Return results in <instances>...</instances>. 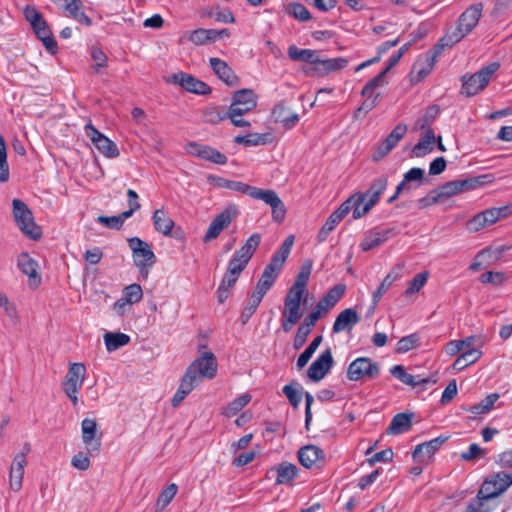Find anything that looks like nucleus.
<instances>
[{
  "label": "nucleus",
  "instance_id": "10",
  "mask_svg": "<svg viewBox=\"0 0 512 512\" xmlns=\"http://www.w3.org/2000/svg\"><path fill=\"white\" fill-rule=\"evenodd\" d=\"M250 197L261 200L265 204L269 205L272 209V219L275 222L281 223L284 220L286 215V208L283 201L274 190H264L254 187Z\"/></svg>",
  "mask_w": 512,
  "mask_h": 512
},
{
  "label": "nucleus",
  "instance_id": "37",
  "mask_svg": "<svg viewBox=\"0 0 512 512\" xmlns=\"http://www.w3.org/2000/svg\"><path fill=\"white\" fill-rule=\"evenodd\" d=\"M130 337L121 332H107L104 334V343L109 352L116 351L119 348L129 344Z\"/></svg>",
  "mask_w": 512,
  "mask_h": 512
},
{
  "label": "nucleus",
  "instance_id": "60",
  "mask_svg": "<svg viewBox=\"0 0 512 512\" xmlns=\"http://www.w3.org/2000/svg\"><path fill=\"white\" fill-rule=\"evenodd\" d=\"M429 273L421 272L416 274L413 279L409 282L407 289L405 290L406 295H411L420 291V289L427 282Z\"/></svg>",
  "mask_w": 512,
  "mask_h": 512
},
{
  "label": "nucleus",
  "instance_id": "28",
  "mask_svg": "<svg viewBox=\"0 0 512 512\" xmlns=\"http://www.w3.org/2000/svg\"><path fill=\"white\" fill-rule=\"evenodd\" d=\"M152 220L154 228L157 232L163 234L164 236L171 235L175 223L163 208L156 209L153 212Z\"/></svg>",
  "mask_w": 512,
  "mask_h": 512
},
{
  "label": "nucleus",
  "instance_id": "40",
  "mask_svg": "<svg viewBox=\"0 0 512 512\" xmlns=\"http://www.w3.org/2000/svg\"><path fill=\"white\" fill-rule=\"evenodd\" d=\"M232 101H234V105L246 106V109H254L257 106V97L251 89H241L234 92Z\"/></svg>",
  "mask_w": 512,
  "mask_h": 512
},
{
  "label": "nucleus",
  "instance_id": "57",
  "mask_svg": "<svg viewBox=\"0 0 512 512\" xmlns=\"http://www.w3.org/2000/svg\"><path fill=\"white\" fill-rule=\"evenodd\" d=\"M440 112V109L437 105L429 106L424 115L419 118L416 122V125L419 129L431 128V123L436 119Z\"/></svg>",
  "mask_w": 512,
  "mask_h": 512
},
{
  "label": "nucleus",
  "instance_id": "29",
  "mask_svg": "<svg viewBox=\"0 0 512 512\" xmlns=\"http://www.w3.org/2000/svg\"><path fill=\"white\" fill-rule=\"evenodd\" d=\"M424 135L419 139L418 143L412 149V156L423 157L433 150L435 143V133L432 128L421 129Z\"/></svg>",
  "mask_w": 512,
  "mask_h": 512
},
{
  "label": "nucleus",
  "instance_id": "32",
  "mask_svg": "<svg viewBox=\"0 0 512 512\" xmlns=\"http://www.w3.org/2000/svg\"><path fill=\"white\" fill-rule=\"evenodd\" d=\"M272 116L276 122H280L285 128H292L299 121L297 113L290 112L283 103H278L272 109Z\"/></svg>",
  "mask_w": 512,
  "mask_h": 512
},
{
  "label": "nucleus",
  "instance_id": "38",
  "mask_svg": "<svg viewBox=\"0 0 512 512\" xmlns=\"http://www.w3.org/2000/svg\"><path fill=\"white\" fill-rule=\"evenodd\" d=\"M499 397L497 393L489 394L480 402L469 406L465 411L476 415L487 414L491 411Z\"/></svg>",
  "mask_w": 512,
  "mask_h": 512
},
{
  "label": "nucleus",
  "instance_id": "58",
  "mask_svg": "<svg viewBox=\"0 0 512 512\" xmlns=\"http://www.w3.org/2000/svg\"><path fill=\"white\" fill-rule=\"evenodd\" d=\"M288 14L292 15L295 19L305 22L311 19V14L308 9L300 3H290L287 7Z\"/></svg>",
  "mask_w": 512,
  "mask_h": 512
},
{
  "label": "nucleus",
  "instance_id": "27",
  "mask_svg": "<svg viewBox=\"0 0 512 512\" xmlns=\"http://www.w3.org/2000/svg\"><path fill=\"white\" fill-rule=\"evenodd\" d=\"M210 66L214 73L228 86L238 84V77L228 64L219 58H210Z\"/></svg>",
  "mask_w": 512,
  "mask_h": 512
},
{
  "label": "nucleus",
  "instance_id": "35",
  "mask_svg": "<svg viewBox=\"0 0 512 512\" xmlns=\"http://www.w3.org/2000/svg\"><path fill=\"white\" fill-rule=\"evenodd\" d=\"M67 16L73 18L78 23L87 27L92 25V20L84 12V5L81 0L73 1L68 5V8L64 10Z\"/></svg>",
  "mask_w": 512,
  "mask_h": 512
},
{
  "label": "nucleus",
  "instance_id": "41",
  "mask_svg": "<svg viewBox=\"0 0 512 512\" xmlns=\"http://www.w3.org/2000/svg\"><path fill=\"white\" fill-rule=\"evenodd\" d=\"M237 280V277L233 278V276H230L227 273L224 274L222 281L216 291V297L219 304H223L226 299L229 298Z\"/></svg>",
  "mask_w": 512,
  "mask_h": 512
},
{
  "label": "nucleus",
  "instance_id": "59",
  "mask_svg": "<svg viewBox=\"0 0 512 512\" xmlns=\"http://www.w3.org/2000/svg\"><path fill=\"white\" fill-rule=\"evenodd\" d=\"M406 132L407 126L405 124H398L383 140V142L393 149L397 143L405 136Z\"/></svg>",
  "mask_w": 512,
  "mask_h": 512
},
{
  "label": "nucleus",
  "instance_id": "42",
  "mask_svg": "<svg viewBox=\"0 0 512 512\" xmlns=\"http://www.w3.org/2000/svg\"><path fill=\"white\" fill-rule=\"evenodd\" d=\"M305 427L312 437H319L322 433L330 432L331 427L325 418H305Z\"/></svg>",
  "mask_w": 512,
  "mask_h": 512
},
{
  "label": "nucleus",
  "instance_id": "14",
  "mask_svg": "<svg viewBox=\"0 0 512 512\" xmlns=\"http://www.w3.org/2000/svg\"><path fill=\"white\" fill-rule=\"evenodd\" d=\"M378 374V364L367 357L355 359L347 369V378L351 381H358L364 377L375 378Z\"/></svg>",
  "mask_w": 512,
  "mask_h": 512
},
{
  "label": "nucleus",
  "instance_id": "50",
  "mask_svg": "<svg viewBox=\"0 0 512 512\" xmlns=\"http://www.w3.org/2000/svg\"><path fill=\"white\" fill-rule=\"evenodd\" d=\"M195 387L196 385L183 375L179 388L172 398L173 406H178Z\"/></svg>",
  "mask_w": 512,
  "mask_h": 512
},
{
  "label": "nucleus",
  "instance_id": "19",
  "mask_svg": "<svg viewBox=\"0 0 512 512\" xmlns=\"http://www.w3.org/2000/svg\"><path fill=\"white\" fill-rule=\"evenodd\" d=\"M17 267L19 270L28 276V285L31 288H37L41 282L40 274L38 273V263L28 253L22 252L17 257Z\"/></svg>",
  "mask_w": 512,
  "mask_h": 512
},
{
  "label": "nucleus",
  "instance_id": "64",
  "mask_svg": "<svg viewBox=\"0 0 512 512\" xmlns=\"http://www.w3.org/2000/svg\"><path fill=\"white\" fill-rule=\"evenodd\" d=\"M247 264L248 263L246 261H243L242 259H239L233 255L228 263V267L225 273L233 276V278H239L241 272L246 268Z\"/></svg>",
  "mask_w": 512,
  "mask_h": 512
},
{
  "label": "nucleus",
  "instance_id": "43",
  "mask_svg": "<svg viewBox=\"0 0 512 512\" xmlns=\"http://www.w3.org/2000/svg\"><path fill=\"white\" fill-rule=\"evenodd\" d=\"M177 490L178 487L174 483L163 489L157 498L155 512H162L171 503L177 493Z\"/></svg>",
  "mask_w": 512,
  "mask_h": 512
},
{
  "label": "nucleus",
  "instance_id": "7",
  "mask_svg": "<svg viewBox=\"0 0 512 512\" xmlns=\"http://www.w3.org/2000/svg\"><path fill=\"white\" fill-rule=\"evenodd\" d=\"M487 175L471 177L467 179H458L444 183L435 189L439 195V199L443 202L445 199L450 198L459 193L475 189L476 187L485 184Z\"/></svg>",
  "mask_w": 512,
  "mask_h": 512
},
{
  "label": "nucleus",
  "instance_id": "18",
  "mask_svg": "<svg viewBox=\"0 0 512 512\" xmlns=\"http://www.w3.org/2000/svg\"><path fill=\"white\" fill-rule=\"evenodd\" d=\"M334 364L331 350H324L307 370L308 377L313 381H320L325 377Z\"/></svg>",
  "mask_w": 512,
  "mask_h": 512
},
{
  "label": "nucleus",
  "instance_id": "5",
  "mask_svg": "<svg viewBox=\"0 0 512 512\" xmlns=\"http://www.w3.org/2000/svg\"><path fill=\"white\" fill-rule=\"evenodd\" d=\"M13 217L21 232L32 240L41 238V228L34 222L32 212L20 199L12 201Z\"/></svg>",
  "mask_w": 512,
  "mask_h": 512
},
{
  "label": "nucleus",
  "instance_id": "3",
  "mask_svg": "<svg viewBox=\"0 0 512 512\" xmlns=\"http://www.w3.org/2000/svg\"><path fill=\"white\" fill-rule=\"evenodd\" d=\"M483 11V4L476 3L468 7L459 17L454 32L441 38L442 46L452 47L469 34L478 24Z\"/></svg>",
  "mask_w": 512,
  "mask_h": 512
},
{
  "label": "nucleus",
  "instance_id": "49",
  "mask_svg": "<svg viewBox=\"0 0 512 512\" xmlns=\"http://www.w3.org/2000/svg\"><path fill=\"white\" fill-rule=\"evenodd\" d=\"M9 164L7 161V146L5 139L0 135V182L5 183L9 180Z\"/></svg>",
  "mask_w": 512,
  "mask_h": 512
},
{
  "label": "nucleus",
  "instance_id": "31",
  "mask_svg": "<svg viewBox=\"0 0 512 512\" xmlns=\"http://www.w3.org/2000/svg\"><path fill=\"white\" fill-rule=\"evenodd\" d=\"M271 471L276 472V484H291L298 475V468L296 465L288 462H282L273 467Z\"/></svg>",
  "mask_w": 512,
  "mask_h": 512
},
{
  "label": "nucleus",
  "instance_id": "22",
  "mask_svg": "<svg viewBox=\"0 0 512 512\" xmlns=\"http://www.w3.org/2000/svg\"><path fill=\"white\" fill-rule=\"evenodd\" d=\"M27 464L25 453H18L11 465L9 474V484L13 491H19L22 487V480L24 476V468Z\"/></svg>",
  "mask_w": 512,
  "mask_h": 512
},
{
  "label": "nucleus",
  "instance_id": "16",
  "mask_svg": "<svg viewBox=\"0 0 512 512\" xmlns=\"http://www.w3.org/2000/svg\"><path fill=\"white\" fill-rule=\"evenodd\" d=\"M171 78L174 84L181 86L190 93L198 95H208L211 93V88L208 84L190 74L178 72L174 73Z\"/></svg>",
  "mask_w": 512,
  "mask_h": 512
},
{
  "label": "nucleus",
  "instance_id": "33",
  "mask_svg": "<svg viewBox=\"0 0 512 512\" xmlns=\"http://www.w3.org/2000/svg\"><path fill=\"white\" fill-rule=\"evenodd\" d=\"M260 242H261V235L259 233L252 234L246 240L245 244L234 253V256L249 263L253 254L257 250Z\"/></svg>",
  "mask_w": 512,
  "mask_h": 512
},
{
  "label": "nucleus",
  "instance_id": "17",
  "mask_svg": "<svg viewBox=\"0 0 512 512\" xmlns=\"http://www.w3.org/2000/svg\"><path fill=\"white\" fill-rule=\"evenodd\" d=\"M449 439V436H439L430 441L418 444L413 453L412 457L415 462L421 464H427L439 448Z\"/></svg>",
  "mask_w": 512,
  "mask_h": 512
},
{
  "label": "nucleus",
  "instance_id": "48",
  "mask_svg": "<svg viewBox=\"0 0 512 512\" xmlns=\"http://www.w3.org/2000/svg\"><path fill=\"white\" fill-rule=\"evenodd\" d=\"M129 218V214L122 212L117 216H98L96 221L107 228L119 230L123 226L126 219Z\"/></svg>",
  "mask_w": 512,
  "mask_h": 512
},
{
  "label": "nucleus",
  "instance_id": "62",
  "mask_svg": "<svg viewBox=\"0 0 512 512\" xmlns=\"http://www.w3.org/2000/svg\"><path fill=\"white\" fill-rule=\"evenodd\" d=\"M418 342H419V337L417 334H411V335L402 337L397 343L396 351L398 353L408 352L409 350L417 347Z\"/></svg>",
  "mask_w": 512,
  "mask_h": 512
},
{
  "label": "nucleus",
  "instance_id": "15",
  "mask_svg": "<svg viewBox=\"0 0 512 512\" xmlns=\"http://www.w3.org/2000/svg\"><path fill=\"white\" fill-rule=\"evenodd\" d=\"M354 205L353 200L347 198L338 209H336L326 220L322 228L320 229L317 240L322 243L326 241L329 233L339 224L343 218L350 212H353Z\"/></svg>",
  "mask_w": 512,
  "mask_h": 512
},
{
  "label": "nucleus",
  "instance_id": "39",
  "mask_svg": "<svg viewBox=\"0 0 512 512\" xmlns=\"http://www.w3.org/2000/svg\"><path fill=\"white\" fill-rule=\"evenodd\" d=\"M304 290L291 286L284 299V309L292 310L296 312L301 311V301L304 294Z\"/></svg>",
  "mask_w": 512,
  "mask_h": 512
},
{
  "label": "nucleus",
  "instance_id": "4",
  "mask_svg": "<svg viewBox=\"0 0 512 512\" xmlns=\"http://www.w3.org/2000/svg\"><path fill=\"white\" fill-rule=\"evenodd\" d=\"M500 64L498 62H492L489 65L483 67L473 75H464L461 78L462 88L461 94L471 97L482 91L495 72L499 69Z\"/></svg>",
  "mask_w": 512,
  "mask_h": 512
},
{
  "label": "nucleus",
  "instance_id": "56",
  "mask_svg": "<svg viewBox=\"0 0 512 512\" xmlns=\"http://www.w3.org/2000/svg\"><path fill=\"white\" fill-rule=\"evenodd\" d=\"M123 298L129 304L138 303L143 298V291L139 284H131L124 288Z\"/></svg>",
  "mask_w": 512,
  "mask_h": 512
},
{
  "label": "nucleus",
  "instance_id": "47",
  "mask_svg": "<svg viewBox=\"0 0 512 512\" xmlns=\"http://www.w3.org/2000/svg\"><path fill=\"white\" fill-rule=\"evenodd\" d=\"M323 338L321 335L315 337L313 341L308 345V347L300 354L297 359V368L302 369L309 362L319 345L321 344Z\"/></svg>",
  "mask_w": 512,
  "mask_h": 512
},
{
  "label": "nucleus",
  "instance_id": "23",
  "mask_svg": "<svg viewBox=\"0 0 512 512\" xmlns=\"http://www.w3.org/2000/svg\"><path fill=\"white\" fill-rule=\"evenodd\" d=\"M360 321V316L353 308H347L340 312L335 319L332 327L333 333H340L342 331H351L353 327Z\"/></svg>",
  "mask_w": 512,
  "mask_h": 512
},
{
  "label": "nucleus",
  "instance_id": "2",
  "mask_svg": "<svg viewBox=\"0 0 512 512\" xmlns=\"http://www.w3.org/2000/svg\"><path fill=\"white\" fill-rule=\"evenodd\" d=\"M387 186L388 177L382 175L372 181L366 192H357L351 195L349 199L353 200V218L360 219L365 216L379 202Z\"/></svg>",
  "mask_w": 512,
  "mask_h": 512
},
{
  "label": "nucleus",
  "instance_id": "61",
  "mask_svg": "<svg viewBox=\"0 0 512 512\" xmlns=\"http://www.w3.org/2000/svg\"><path fill=\"white\" fill-rule=\"evenodd\" d=\"M462 343L463 350L466 349H480L487 343L486 336L479 334V335H472L469 337H466L465 339L459 340Z\"/></svg>",
  "mask_w": 512,
  "mask_h": 512
},
{
  "label": "nucleus",
  "instance_id": "8",
  "mask_svg": "<svg viewBox=\"0 0 512 512\" xmlns=\"http://www.w3.org/2000/svg\"><path fill=\"white\" fill-rule=\"evenodd\" d=\"M512 485V473L498 472L486 478L482 483L479 498H496Z\"/></svg>",
  "mask_w": 512,
  "mask_h": 512
},
{
  "label": "nucleus",
  "instance_id": "53",
  "mask_svg": "<svg viewBox=\"0 0 512 512\" xmlns=\"http://www.w3.org/2000/svg\"><path fill=\"white\" fill-rule=\"evenodd\" d=\"M396 280V275L387 274L385 278L382 280L381 284L377 288V290L373 293L372 296V310H375L377 304L379 303L382 296L386 293V291L390 288L393 282Z\"/></svg>",
  "mask_w": 512,
  "mask_h": 512
},
{
  "label": "nucleus",
  "instance_id": "24",
  "mask_svg": "<svg viewBox=\"0 0 512 512\" xmlns=\"http://www.w3.org/2000/svg\"><path fill=\"white\" fill-rule=\"evenodd\" d=\"M191 153L202 159L211 161L215 164L224 165L227 163V157L220 151L206 145L190 143Z\"/></svg>",
  "mask_w": 512,
  "mask_h": 512
},
{
  "label": "nucleus",
  "instance_id": "34",
  "mask_svg": "<svg viewBox=\"0 0 512 512\" xmlns=\"http://www.w3.org/2000/svg\"><path fill=\"white\" fill-rule=\"evenodd\" d=\"M288 56L293 61H303L317 66L318 55L317 51L311 49H298L295 45H291L288 48Z\"/></svg>",
  "mask_w": 512,
  "mask_h": 512
},
{
  "label": "nucleus",
  "instance_id": "51",
  "mask_svg": "<svg viewBox=\"0 0 512 512\" xmlns=\"http://www.w3.org/2000/svg\"><path fill=\"white\" fill-rule=\"evenodd\" d=\"M302 312H296L292 310L284 309L282 312L281 328L285 333L291 331L293 326L299 322L302 318Z\"/></svg>",
  "mask_w": 512,
  "mask_h": 512
},
{
  "label": "nucleus",
  "instance_id": "36",
  "mask_svg": "<svg viewBox=\"0 0 512 512\" xmlns=\"http://www.w3.org/2000/svg\"><path fill=\"white\" fill-rule=\"evenodd\" d=\"M444 47L445 46H442V42L440 41L433 50L428 51L424 55L425 66L420 67L417 71L419 79L426 77L430 73Z\"/></svg>",
  "mask_w": 512,
  "mask_h": 512
},
{
  "label": "nucleus",
  "instance_id": "9",
  "mask_svg": "<svg viewBox=\"0 0 512 512\" xmlns=\"http://www.w3.org/2000/svg\"><path fill=\"white\" fill-rule=\"evenodd\" d=\"M85 374L86 368L84 364L73 363L62 382V388L66 396L74 405L78 402L77 394L83 385Z\"/></svg>",
  "mask_w": 512,
  "mask_h": 512
},
{
  "label": "nucleus",
  "instance_id": "6",
  "mask_svg": "<svg viewBox=\"0 0 512 512\" xmlns=\"http://www.w3.org/2000/svg\"><path fill=\"white\" fill-rule=\"evenodd\" d=\"M128 246L132 251L133 261L140 273L146 278L150 268L156 263V256L151 246L139 237L127 239Z\"/></svg>",
  "mask_w": 512,
  "mask_h": 512
},
{
  "label": "nucleus",
  "instance_id": "20",
  "mask_svg": "<svg viewBox=\"0 0 512 512\" xmlns=\"http://www.w3.org/2000/svg\"><path fill=\"white\" fill-rule=\"evenodd\" d=\"M298 459L308 469L319 468L324 463V452L315 445H306L298 451Z\"/></svg>",
  "mask_w": 512,
  "mask_h": 512
},
{
  "label": "nucleus",
  "instance_id": "26",
  "mask_svg": "<svg viewBox=\"0 0 512 512\" xmlns=\"http://www.w3.org/2000/svg\"><path fill=\"white\" fill-rule=\"evenodd\" d=\"M345 285L338 284L332 287L326 295L319 300L316 304V308L323 314H327L331 308H333L337 302L343 297L345 292Z\"/></svg>",
  "mask_w": 512,
  "mask_h": 512
},
{
  "label": "nucleus",
  "instance_id": "25",
  "mask_svg": "<svg viewBox=\"0 0 512 512\" xmlns=\"http://www.w3.org/2000/svg\"><path fill=\"white\" fill-rule=\"evenodd\" d=\"M32 28L36 37L43 43L46 50L51 54H55L58 48L57 42L54 39L52 32L45 19L32 25Z\"/></svg>",
  "mask_w": 512,
  "mask_h": 512
},
{
  "label": "nucleus",
  "instance_id": "11",
  "mask_svg": "<svg viewBox=\"0 0 512 512\" xmlns=\"http://www.w3.org/2000/svg\"><path fill=\"white\" fill-rule=\"evenodd\" d=\"M82 441L87 454L97 455L101 448L102 432L98 429L96 421L92 418H84L81 425Z\"/></svg>",
  "mask_w": 512,
  "mask_h": 512
},
{
  "label": "nucleus",
  "instance_id": "45",
  "mask_svg": "<svg viewBox=\"0 0 512 512\" xmlns=\"http://www.w3.org/2000/svg\"><path fill=\"white\" fill-rule=\"evenodd\" d=\"M252 396L249 393H245L231 401L228 406L224 409V416H235L237 415L246 405L250 403Z\"/></svg>",
  "mask_w": 512,
  "mask_h": 512
},
{
  "label": "nucleus",
  "instance_id": "55",
  "mask_svg": "<svg viewBox=\"0 0 512 512\" xmlns=\"http://www.w3.org/2000/svg\"><path fill=\"white\" fill-rule=\"evenodd\" d=\"M412 426L411 418H393L386 432L390 435H399L407 432Z\"/></svg>",
  "mask_w": 512,
  "mask_h": 512
},
{
  "label": "nucleus",
  "instance_id": "52",
  "mask_svg": "<svg viewBox=\"0 0 512 512\" xmlns=\"http://www.w3.org/2000/svg\"><path fill=\"white\" fill-rule=\"evenodd\" d=\"M202 119L205 123L217 124L227 119L226 112H222L217 106H208L202 111Z\"/></svg>",
  "mask_w": 512,
  "mask_h": 512
},
{
  "label": "nucleus",
  "instance_id": "1",
  "mask_svg": "<svg viewBox=\"0 0 512 512\" xmlns=\"http://www.w3.org/2000/svg\"><path fill=\"white\" fill-rule=\"evenodd\" d=\"M199 356L187 367L184 376L198 386L202 379H213L217 374V359L205 344L198 347Z\"/></svg>",
  "mask_w": 512,
  "mask_h": 512
},
{
  "label": "nucleus",
  "instance_id": "44",
  "mask_svg": "<svg viewBox=\"0 0 512 512\" xmlns=\"http://www.w3.org/2000/svg\"><path fill=\"white\" fill-rule=\"evenodd\" d=\"M270 140V134H258L250 133L247 135L236 136L234 141L237 144H243L245 146H258L267 144Z\"/></svg>",
  "mask_w": 512,
  "mask_h": 512
},
{
  "label": "nucleus",
  "instance_id": "30",
  "mask_svg": "<svg viewBox=\"0 0 512 512\" xmlns=\"http://www.w3.org/2000/svg\"><path fill=\"white\" fill-rule=\"evenodd\" d=\"M348 64V60L343 57L332 59H318L317 66L312 69L321 76L327 75L331 72L344 69Z\"/></svg>",
  "mask_w": 512,
  "mask_h": 512
},
{
  "label": "nucleus",
  "instance_id": "12",
  "mask_svg": "<svg viewBox=\"0 0 512 512\" xmlns=\"http://www.w3.org/2000/svg\"><path fill=\"white\" fill-rule=\"evenodd\" d=\"M238 215V210L235 206L230 205L226 207L220 214H218L210 223L206 234L203 237V242L208 243L216 239L220 233L226 229L233 219Z\"/></svg>",
  "mask_w": 512,
  "mask_h": 512
},
{
  "label": "nucleus",
  "instance_id": "46",
  "mask_svg": "<svg viewBox=\"0 0 512 512\" xmlns=\"http://www.w3.org/2000/svg\"><path fill=\"white\" fill-rule=\"evenodd\" d=\"M313 262L307 259L301 266L299 273L296 276L295 282L292 286L306 291V287L311 275Z\"/></svg>",
  "mask_w": 512,
  "mask_h": 512
},
{
  "label": "nucleus",
  "instance_id": "21",
  "mask_svg": "<svg viewBox=\"0 0 512 512\" xmlns=\"http://www.w3.org/2000/svg\"><path fill=\"white\" fill-rule=\"evenodd\" d=\"M393 234H395L394 228H375L367 233L365 238L360 243V247L363 251L372 250L386 242L389 239L390 235Z\"/></svg>",
  "mask_w": 512,
  "mask_h": 512
},
{
  "label": "nucleus",
  "instance_id": "13",
  "mask_svg": "<svg viewBox=\"0 0 512 512\" xmlns=\"http://www.w3.org/2000/svg\"><path fill=\"white\" fill-rule=\"evenodd\" d=\"M85 134L95 145V147L106 157L116 158L120 152L117 145L98 131L91 123L85 125Z\"/></svg>",
  "mask_w": 512,
  "mask_h": 512
},
{
  "label": "nucleus",
  "instance_id": "54",
  "mask_svg": "<svg viewBox=\"0 0 512 512\" xmlns=\"http://www.w3.org/2000/svg\"><path fill=\"white\" fill-rule=\"evenodd\" d=\"M261 301L262 299H260L258 296L251 294L246 306L243 308L242 313L240 315V321L243 325L246 324L252 317V315L256 312Z\"/></svg>",
  "mask_w": 512,
  "mask_h": 512
},
{
  "label": "nucleus",
  "instance_id": "63",
  "mask_svg": "<svg viewBox=\"0 0 512 512\" xmlns=\"http://www.w3.org/2000/svg\"><path fill=\"white\" fill-rule=\"evenodd\" d=\"M0 307L3 308L5 314L14 322L19 320L16 306L10 302L8 297L0 291Z\"/></svg>",
  "mask_w": 512,
  "mask_h": 512
}]
</instances>
